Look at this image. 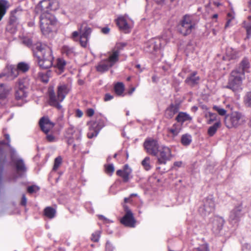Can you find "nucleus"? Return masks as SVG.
<instances>
[{"instance_id":"obj_1","label":"nucleus","mask_w":251,"mask_h":251,"mask_svg":"<svg viewBox=\"0 0 251 251\" xmlns=\"http://www.w3.org/2000/svg\"><path fill=\"white\" fill-rule=\"evenodd\" d=\"M57 6L58 2L55 0H43L36 7V12L40 14V28L44 34H47L52 31V25L55 21L54 16L49 12L55 10Z\"/></svg>"},{"instance_id":"obj_9","label":"nucleus","mask_w":251,"mask_h":251,"mask_svg":"<svg viewBox=\"0 0 251 251\" xmlns=\"http://www.w3.org/2000/svg\"><path fill=\"white\" fill-rule=\"evenodd\" d=\"M11 160L15 165L17 172L19 175L25 173L26 172L27 169L24 160L21 158H16L14 157V155L16 153V151L14 149H11Z\"/></svg>"},{"instance_id":"obj_13","label":"nucleus","mask_w":251,"mask_h":251,"mask_svg":"<svg viewBox=\"0 0 251 251\" xmlns=\"http://www.w3.org/2000/svg\"><path fill=\"white\" fill-rule=\"evenodd\" d=\"M74 136L76 138V141L79 143L81 139V133L79 130H75L72 126L69 127L66 131L65 137L67 139V142L69 145L74 143Z\"/></svg>"},{"instance_id":"obj_63","label":"nucleus","mask_w":251,"mask_h":251,"mask_svg":"<svg viewBox=\"0 0 251 251\" xmlns=\"http://www.w3.org/2000/svg\"><path fill=\"white\" fill-rule=\"evenodd\" d=\"M46 139L48 141L50 142H52L55 141V138L54 136L51 134H47L46 136Z\"/></svg>"},{"instance_id":"obj_64","label":"nucleus","mask_w":251,"mask_h":251,"mask_svg":"<svg viewBox=\"0 0 251 251\" xmlns=\"http://www.w3.org/2000/svg\"><path fill=\"white\" fill-rule=\"evenodd\" d=\"M27 199L25 194L22 195V198L21 201V204L23 206H25L26 204Z\"/></svg>"},{"instance_id":"obj_11","label":"nucleus","mask_w":251,"mask_h":251,"mask_svg":"<svg viewBox=\"0 0 251 251\" xmlns=\"http://www.w3.org/2000/svg\"><path fill=\"white\" fill-rule=\"evenodd\" d=\"M144 146L148 153L157 156L159 146L156 140L151 138L147 139L144 143Z\"/></svg>"},{"instance_id":"obj_49","label":"nucleus","mask_w":251,"mask_h":251,"mask_svg":"<svg viewBox=\"0 0 251 251\" xmlns=\"http://www.w3.org/2000/svg\"><path fill=\"white\" fill-rule=\"evenodd\" d=\"M62 162V158L60 156H58L54 160V165L53 167V170L56 171Z\"/></svg>"},{"instance_id":"obj_16","label":"nucleus","mask_w":251,"mask_h":251,"mask_svg":"<svg viewBox=\"0 0 251 251\" xmlns=\"http://www.w3.org/2000/svg\"><path fill=\"white\" fill-rule=\"evenodd\" d=\"M39 125L42 131L46 134L54 126V124L51 122L47 116L42 117L39 120Z\"/></svg>"},{"instance_id":"obj_22","label":"nucleus","mask_w":251,"mask_h":251,"mask_svg":"<svg viewBox=\"0 0 251 251\" xmlns=\"http://www.w3.org/2000/svg\"><path fill=\"white\" fill-rule=\"evenodd\" d=\"M11 90L10 86L3 83L0 84V104L5 101Z\"/></svg>"},{"instance_id":"obj_42","label":"nucleus","mask_w":251,"mask_h":251,"mask_svg":"<svg viewBox=\"0 0 251 251\" xmlns=\"http://www.w3.org/2000/svg\"><path fill=\"white\" fill-rule=\"evenodd\" d=\"M23 43L24 45H25L28 48H31L33 51V47L35 45L38 44H41V43H37L36 44H33L32 40L28 38H24L23 40Z\"/></svg>"},{"instance_id":"obj_30","label":"nucleus","mask_w":251,"mask_h":251,"mask_svg":"<svg viewBox=\"0 0 251 251\" xmlns=\"http://www.w3.org/2000/svg\"><path fill=\"white\" fill-rule=\"evenodd\" d=\"M191 117L185 112H179L176 118L177 122L183 123L187 121L191 120Z\"/></svg>"},{"instance_id":"obj_39","label":"nucleus","mask_w":251,"mask_h":251,"mask_svg":"<svg viewBox=\"0 0 251 251\" xmlns=\"http://www.w3.org/2000/svg\"><path fill=\"white\" fill-rule=\"evenodd\" d=\"M30 85V80L28 77L23 78V79L20 80L19 81V87H22L25 89L27 90Z\"/></svg>"},{"instance_id":"obj_40","label":"nucleus","mask_w":251,"mask_h":251,"mask_svg":"<svg viewBox=\"0 0 251 251\" xmlns=\"http://www.w3.org/2000/svg\"><path fill=\"white\" fill-rule=\"evenodd\" d=\"M114 90L115 93L118 95H121L124 91V85L122 82H118L114 86Z\"/></svg>"},{"instance_id":"obj_25","label":"nucleus","mask_w":251,"mask_h":251,"mask_svg":"<svg viewBox=\"0 0 251 251\" xmlns=\"http://www.w3.org/2000/svg\"><path fill=\"white\" fill-rule=\"evenodd\" d=\"M80 31V35L82 36V38H89L92 32V29L88 26L85 23L82 24L78 28Z\"/></svg>"},{"instance_id":"obj_55","label":"nucleus","mask_w":251,"mask_h":251,"mask_svg":"<svg viewBox=\"0 0 251 251\" xmlns=\"http://www.w3.org/2000/svg\"><path fill=\"white\" fill-rule=\"evenodd\" d=\"M88 38L87 37L82 38V36H79V41L81 46L83 47H85L87 46V42L88 40Z\"/></svg>"},{"instance_id":"obj_7","label":"nucleus","mask_w":251,"mask_h":251,"mask_svg":"<svg viewBox=\"0 0 251 251\" xmlns=\"http://www.w3.org/2000/svg\"><path fill=\"white\" fill-rule=\"evenodd\" d=\"M244 212L241 204H238L230 211L229 216V222L231 224H236L241 220L244 216Z\"/></svg>"},{"instance_id":"obj_53","label":"nucleus","mask_w":251,"mask_h":251,"mask_svg":"<svg viewBox=\"0 0 251 251\" xmlns=\"http://www.w3.org/2000/svg\"><path fill=\"white\" fill-rule=\"evenodd\" d=\"M193 251H209V250L207 245L203 244L194 249Z\"/></svg>"},{"instance_id":"obj_50","label":"nucleus","mask_w":251,"mask_h":251,"mask_svg":"<svg viewBox=\"0 0 251 251\" xmlns=\"http://www.w3.org/2000/svg\"><path fill=\"white\" fill-rule=\"evenodd\" d=\"M245 103L247 106L251 107V92H249L247 94Z\"/></svg>"},{"instance_id":"obj_17","label":"nucleus","mask_w":251,"mask_h":251,"mask_svg":"<svg viewBox=\"0 0 251 251\" xmlns=\"http://www.w3.org/2000/svg\"><path fill=\"white\" fill-rule=\"evenodd\" d=\"M49 97V104L50 105L53 106L58 109L62 108L61 105L59 103L61 102L58 98L56 97L55 93L52 88H50L48 91Z\"/></svg>"},{"instance_id":"obj_61","label":"nucleus","mask_w":251,"mask_h":251,"mask_svg":"<svg viewBox=\"0 0 251 251\" xmlns=\"http://www.w3.org/2000/svg\"><path fill=\"white\" fill-rule=\"evenodd\" d=\"M105 249L106 251H113V247H112V244L109 241H107L106 243Z\"/></svg>"},{"instance_id":"obj_3","label":"nucleus","mask_w":251,"mask_h":251,"mask_svg":"<svg viewBox=\"0 0 251 251\" xmlns=\"http://www.w3.org/2000/svg\"><path fill=\"white\" fill-rule=\"evenodd\" d=\"M247 121L245 115L239 111H232L226 114L224 123L228 128H236L243 125Z\"/></svg>"},{"instance_id":"obj_21","label":"nucleus","mask_w":251,"mask_h":251,"mask_svg":"<svg viewBox=\"0 0 251 251\" xmlns=\"http://www.w3.org/2000/svg\"><path fill=\"white\" fill-rule=\"evenodd\" d=\"M8 72L7 74H0V78L7 75V77L10 79L12 80L17 77L19 75V71L17 67L13 65H10L8 67Z\"/></svg>"},{"instance_id":"obj_23","label":"nucleus","mask_w":251,"mask_h":251,"mask_svg":"<svg viewBox=\"0 0 251 251\" xmlns=\"http://www.w3.org/2000/svg\"><path fill=\"white\" fill-rule=\"evenodd\" d=\"M178 110L179 107L178 105L172 104L166 109L165 115L167 118L171 119L178 112Z\"/></svg>"},{"instance_id":"obj_41","label":"nucleus","mask_w":251,"mask_h":251,"mask_svg":"<svg viewBox=\"0 0 251 251\" xmlns=\"http://www.w3.org/2000/svg\"><path fill=\"white\" fill-rule=\"evenodd\" d=\"M16 67L19 72H26L29 69V65L27 63L23 62L19 63Z\"/></svg>"},{"instance_id":"obj_36","label":"nucleus","mask_w":251,"mask_h":251,"mask_svg":"<svg viewBox=\"0 0 251 251\" xmlns=\"http://www.w3.org/2000/svg\"><path fill=\"white\" fill-rule=\"evenodd\" d=\"M55 210L51 207H47L44 210L45 215L50 219L53 218L55 216Z\"/></svg>"},{"instance_id":"obj_59","label":"nucleus","mask_w":251,"mask_h":251,"mask_svg":"<svg viewBox=\"0 0 251 251\" xmlns=\"http://www.w3.org/2000/svg\"><path fill=\"white\" fill-rule=\"evenodd\" d=\"M242 251H251V245L248 243L243 244L242 246Z\"/></svg>"},{"instance_id":"obj_24","label":"nucleus","mask_w":251,"mask_h":251,"mask_svg":"<svg viewBox=\"0 0 251 251\" xmlns=\"http://www.w3.org/2000/svg\"><path fill=\"white\" fill-rule=\"evenodd\" d=\"M112 66L106 60H101L96 67L97 71L100 73H104L107 71Z\"/></svg>"},{"instance_id":"obj_29","label":"nucleus","mask_w":251,"mask_h":251,"mask_svg":"<svg viewBox=\"0 0 251 251\" xmlns=\"http://www.w3.org/2000/svg\"><path fill=\"white\" fill-rule=\"evenodd\" d=\"M27 96V91L26 89L19 87V89L16 91L15 98L16 100H23Z\"/></svg>"},{"instance_id":"obj_43","label":"nucleus","mask_w":251,"mask_h":251,"mask_svg":"<svg viewBox=\"0 0 251 251\" xmlns=\"http://www.w3.org/2000/svg\"><path fill=\"white\" fill-rule=\"evenodd\" d=\"M180 128L177 127L176 125H174L171 128H168V132L172 134V136L175 137L178 135L180 132Z\"/></svg>"},{"instance_id":"obj_35","label":"nucleus","mask_w":251,"mask_h":251,"mask_svg":"<svg viewBox=\"0 0 251 251\" xmlns=\"http://www.w3.org/2000/svg\"><path fill=\"white\" fill-rule=\"evenodd\" d=\"M191 142L192 137L190 134H185L182 135L181 143L183 146H187L191 144Z\"/></svg>"},{"instance_id":"obj_6","label":"nucleus","mask_w":251,"mask_h":251,"mask_svg":"<svg viewBox=\"0 0 251 251\" xmlns=\"http://www.w3.org/2000/svg\"><path fill=\"white\" fill-rule=\"evenodd\" d=\"M214 207V201L210 196L204 200L203 204L199 207L198 211L201 215L205 216L213 211Z\"/></svg>"},{"instance_id":"obj_32","label":"nucleus","mask_w":251,"mask_h":251,"mask_svg":"<svg viewBox=\"0 0 251 251\" xmlns=\"http://www.w3.org/2000/svg\"><path fill=\"white\" fill-rule=\"evenodd\" d=\"M91 124L93 128H96L99 131L105 126L104 120L100 119H97L96 121L92 122Z\"/></svg>"},{"instance_id":"obj_14","label":"nucleus","mask_w":251,"mask_h":251,"mask_svg":"<svg viewBox=\"0 0 251 251\" xmlns=\"http://www.w3.org/2000/svg\"><path fill=\"white\" fill-rule=\"evenodd\" d=\"M171 158V150L169 148L163 146L159 150V156L157 158V162L159 164H165L167 160Z\"/></svg>"},{"instance_id":"obj_20","label":"nucleus","mask_w":251,"mask_h":251,"mask_svg":"<svg viewBox=\"0 0 251 251\" xmlns=\"http://www.w3.org/2000/svg\"><path fill=\"white\" fill-rule=\"evenodd\" d=\"M131 172V169L128 167L127 165H126L123 170H118L116 174L118 176L122 177L124 182H127L130 179Z\"/></svg>"},{"instance_id":"obj_19","label":"nucleus","mask_w":251,"mask_h":251,"mask_svg":"<svg viewBox=\"0 0 251 251\" xmlns=\"http://www.w3.org/2000/svg\"><path fill=\"white\" fill-rule=\"evenodd\" d=\"M70 90V88L68 85L62 84L57 87V95H56L60 101H62L66 96L68 94Z\"/></svg>"},{"instance_id":"obj_18","label":"nucleus","mask_w":251,"mask_h":251,"mask_svg":"<svg viewBox=\"0 0 251 251\" xmlns=\"http://www.w3.org/2000/svg\"><path fill=\"white\" fill-rule=\"evenodd\" d=\"M200 80V77L197 75V72L194 71L188 75L185 83L191 87H194L199 83Z\"/></svg>"},{"instance_id":"obj_2","label":"nucleus","mask_w":251,"mask_h":251,"mask_svg":"<svg viewBox=\"0 0 251 251\" xmlns=\"http://www.w3.org/2000/svg\"><path fill=\"white\" fill-rule=\"evenodd\" d=\"M33 54L41 69H48L52 65L53 57L51 49L46 45L38 44L33 47Z\"/></svg>"},{"instance_id":"obj_54","label":"nucleus","mask_w":251,"mask_h":251,"mask_svg":"<svg viewBox=\"0 0 251 251\" xmlns=\"http://www.w3.org/2000/svg\"><path fill=\"white\" fill-rule=\"evenodd\" d=\"M39 190V187L35 186L32 185L28 186L27 188V192L30 194H32L37 192Z\"/></svg>"},{"instance_id":"obj_47","label":"nucleus","mask_w":251,"mask_h":251,"mask_svg":"<svg viewBox=\"0 0 251 251\" xmlns=\"http://www.w3.org/2000/svg\"><path fill=\"white\" fill-rule=\"evenodd\" d=\"M126 46V43H117L113 50L116 52H118V53L120 54V52L121 50H122Z\"/></svg>"},{"instance_id":"obj_52","label":"nucleus","mask_w":251,"mask_h":251,"mask_svg":"<svg viewBox=\"0 0 251 251\" xmlns=\"http://www.w3.org/2000/svg\"><path fill=\"white\" fill-rule=\"evenodd\" d=\"M216 116L217 115L216 114L209 112L208 114L206 115L207 117L209 118V119L207 120V124H211L213 122L216 120Z\"/></svg>"},{"instance_id":"obj_31","label":"nucleus","mask_w":251,"mask_h":251,"mask_svg":"<svg viewBox=\"0 0 251 251\" xmlns=\"http://www.w3.org/2000/svg\"><path fill=\"white\" fill-rule=\"evenodd\" d=\"M119 54L113 50L112 53L106 60L113 66L119 60Z\"/></svg>"},{"instance_id":"obj_34","label":"nucleus","mask_w":251,"mask_h":251,"mask_svg":"<svg viewBox=\"0 0 251 251\" xmlns=\"http://www.w3.org/2000/svg\"><path fill=\"white\" fill-rule=\"evenodd\" d=\"M66 65V61L62 58H58L57 60L56 67L58 69L57 73L61 74L64 72L65 66Z\"/></svg>"},{"instance_id":"obj_56","label":"nucleus","mask_w":251,"mask_h":251,"mask_svg":"<svg viewBox=\"0 0 251 251\" xmlns=\"http://www.w3.org/2000/svg\"><path fill=\"white\" fill-rule=\"evenodd\" d=\"M5 138L7 140V142L6 143L4 141H0V145H6L9 147H10V136L8 134H4Z\"/></svg>"},{"instance_id":"obj_10","label":"nucleus","mask_w":251,"mask_h":251,"mask_svg":"<svg viewBox=\"0 0 251 251\" xmlns=\"http://www.w3.org/2000/svg\"><path fill=\"white\" fill-rule=\"evenodd\" d=\"M23 14L24 11L20 7L11 11L9 20V25L12 26V27H16L19 24Z\"/></svg>"},{"instance_id":"obj_60","label":"nucleus","mask_w":251,"mask_h":251,"mask_svg":"<svg viewBox=\"0 0 251 251\" xmlns=\"http://www.w3.org/2000/svg\"><path fill=\"white\" fill-rule=\"evenodd\" d=\"M247 31V39L250 38L251 37V25H248L246 27Z\"/></svg>"},{"instance_id":"obj_28","label":"nucleus","mask_w":251,"mask_h":251,"mask_svg":"<svg viewBox=\"0 0 251 251\" xmlns=\"http://www.w3.org/2000/svg\"><path fill=\"white\" fill-rule=\"evenodd\" d=\"M9 5L6 0H0V21L6 13L7 9L9 8Z\"/></svg>"},{"instance_id":"obj_57","label":"nucleus","mask_w":251,"mask_h":251,"mask_svg":"<svg viewBox=\"0 0 251 251\" xmlns=\"http://www.w3.org/2000/svg\"><path fill=\"white\" fill-rule=\"evenodd\" d=\"M80 31H74L71 36V38L75 41H78L79 40Z\"/></svg>"},{"instance_id":"obj_12","label":"nucleus","mask_w":251,"mask_h":251,"mask_svg":"<svg viewBox=\"0 0 251 251\" xmlns=\"http://www.w3.org/2000/svg\"><path fill=\"white\" fill-rule=\"evenodd\" d=\"M164 43L165 41L162 38L152 39L146 44V50L149 52H153L160 49Z\"/></svg>"},{"instance_id":"obj_58","label":"nucleus","mask_w":251,"mask_h":251,"mask_svg":"<svg viewBox=\"0 0 251 251\" xmlns=\"http://www.w3.org/2000/svg\"><path fill=\"white\" fill-rule=\"evenodd\" d=\"M50 72H47L46 74H40V75L42 81L45 83H48L49 81V74Z\"/></svg>"},{"instance_id":"obj_5","label":"nucleus","mask_w":251,"mask_h":251,"mask_svg":"<svg viewBox=\"0 0 251 251\" xmlns=\"http://www.w3.org/2000/svg\"><path fill=\"white\" fill-rule=\"evenodd\" d=\"M244 77V75L233 70L230 74L227 85L226 86V88L230 89L234 92L241 90L242 89V80Z\"/></svg>"},{"instance_id":"obj_26","label":"nucleus","mask_w":251,"mask_h":251,"mask_svg":"<svg viewBox=\"0 0 251 251\" xmlns=\"http://www.w3.org/2000/svg\"><path fill=\"white\" fill-rule=\"evenodd\" d=\"M116 24L120 29L124 30L126 32L128 30L129 26L124 17H119L116 20Z\"/></svg>"},{"instance_id":"obj_48","label":"nucleus","mask_w":251,"mask_h":251,"mask_svg":"<svg viewBox=\"0 0 251 251\" xmlns=\"http://www.w3.org/2000/svg\"><path fill=\"white\" fill-rule=\"evenodd\" d=\"M101 231L97 230L92 234L91 240L94 242H98L100 236Z\"/></svg>"},{"instance_id":"obj_51","label":"nucleus","mask_w":251,"mask_h":251,"mask_svg":"<svg viewBox=\"0 0 251 251\" xmlns=\"http://www.w3.org/2000/svg\"><path fill=\"white\" fill-rule=\"evenodd\" d=\"M213 109L218 112V113L221 116L226 115V110L223 108L218 106H214Z\"/></svg>"},{"instance_id":"obj_44","label":"nucleus","mask_w":251,"mask_h":251,"mask_svg":"<svg viewBox=\"0 0 251 251\" xmlns=\"http://www.w3.org/2000/svg\"><path fill=\"white\" fill-rule=\"evenodd\" d=\"M150 158L148 156L146 157L142 161V165L146 171H149L151 169V166L150 164Z\"/></svg>"},{"instance_id":"obj_45","label":"nucleus","mask_w":251,"mask_h":251,"mask_svg":"<svg viewBox=\"0 0 251 251\" xmlns=\"http://www.w3.org/2000/svg\"><path fill=\"white\" fill-rule=\"evenodd\" d=\"M99 131H98V129L93 128L92 127V125L91 124V126L89 127V131L87 133L88 137L91 139L94 137H96L99 133Z\"/></svg>"},{"instance_id":"obj_4","label":"nucleus","mask_w":251,"mask_h":251,"mask_svg":"<svg viewBox=\"0 0 251 251\" xmlns=\"http://www.w3.org/2000/svg\"><path fill=\"white\" fill-rule=\"evenodd\" d=\"M195 24L193 21L192 16L185 15L177 25V29L180 33L184 36L190 34L195 28Z\"/></svg>"},{"instance_id":"obj_46","label":"nucleus","mask_w":251,"mask_h":251,"mask_svg":"<svg viewBox=\"0 0 251 251\" xmlns=\"http://www.w3.org/2000/svg\"><path fill=\"white\" fill-rule=\"evenodd\" d=\"M104 167L106 173L111 176L115 170L114 165L112 164L105 165Z\"/></svg>"},{"instance_id":"obj_37","label":"nucleus","mask_w":251,"mask_h":251,"mask_svg":"<svg viewBox=\"0 0 251 251\" xmlns=\"http://www.w3.org/2000/svg\"><path fill=\"white\" fill-rule=\"evenodd\" d=\"M61 51L63 54H65L68 57L72 56L74 52L73 48L66 45L62 47Z\"/></svg>"},{"instance_id":"obj_8","label":"nucleus","mask_w":251,"mask_h":251,"mask_svg":"<svg viewBox=\"0 0 251 251\" xmlns=\"http://www.w3.org/2000/svg\"><path fill=\"white\" fill-rule=\"evenodd\" d=\"M124 208L126 214L121 219V223L126 226L134 227L135 225L136 220L134 218L132 212L127 205H124Z\"/></svg>"},{"instance_id":"obj_27","label":"nucleus","mask_w":251,"mask_h":251,"mask_svg":"<svg viewBox=\"0 0 251 251\" xmlns=\"http://www.w3.org/2000/svg\"><path fill=\"white\" fill-rule=\"evenodd\" d=\"M249 67V63L247 59H244L240 63V65L234 71L244 75L245 72Z\"/></svg>"},{"instance_id":"obj_15","label":"nucleus","mask_w":251,"mask_h":251,"mask_svg":"<svg viewBox=\"0 0 251 251\" xmlns=\"http://www.w3.org/2000/svg\"><path fill=\"white\" fill-rule=\"evenodd\" d=\"M224 222V220L220 217H215L211 219L210 226L214 234H218L220 233L222 229Z\"/></svg>"},{"instance_id":"obj_38","label":"nucleus","mask_w":251,"mask_h":251,"mask_svg":"<svg viewBox=\"0 0 251 251\" xmlns=\"http://www.w3.org/2000/svg\"><path fill=\"white\" fill-rule=\"evenodd\" d=\"M226 55L227 59H234L236 57V51L231 48L226 49Z\"/></svg>"},{"instance_id":"obj_33","label":"nucleus","mask_w":251,"mask_h":251,"mask_svg":"<svg viewBox=\"0 0 251 251\" xmlns=\"http://www.w3.org/2000/svg\"><path fill=\"white\" fill-rule=\"evenodd\" d=\"M220 122H216L213 126H210L207 131L208 134L210 136H213L216 132L217 129L220 127Z\"/></svg>"},{"instance_id":"obj_62","label":"nucleus","mask_w":251,"mask_h":251,"mask_svg":"<svg viewBox=\"0 0 251 251\" xmlns=\"http://www.w3.org/2000/svg\"><path fill=\"white\" fill-rule=\"evenodd\" d=\"M113 98V96L110 95V94L107 93L105 95L104 100L105 101H109L111 100Z\"/></svg>"}]
</instances>
